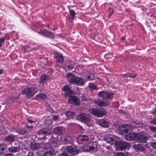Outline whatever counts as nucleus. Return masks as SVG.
Returning a JSON list of instances; mask_svg holds the SVG:
<instances>
[{
    "instance_id": "nucleus-1",
    "label": "nucleus",
    "mask_w": 156,
    "mask_h": 156,
    "mask_svg": "<svg viewBox=\"0 0 156 156\" xmlns=\"http://www.w3.org/2000/svg\"><path fill=\"white\" fill-rule=\"evenodd\" d=\"M113 95L114 94L112 92L104 90L99 91L97 93V95L102 98L103 100L106 101H103L98 98L94 100V103L95 105L101 107L108 106L109 104L108 100L112 99L113 98Z\"/></svg>"
},
{
    "instance_id": "nucleus-2",
    "label": "nucleus",
    "mask_w": 156,
    "mask_h": 156,
    "mask_svg": "<svg viewBox=\"0 0 156 156\" xmlns=\"http://www.w3.org/2000/svg\"><path fill=\"white\" fill-rule=\"evenodd\" d=\"M66 78L70 84H76L78 86H83L85 81L82 78L76 77L73 74L69 73L66 76Z\"/></svg>"
},
{
    "instance_id": "nucleus-3",
    "label": "nucleus",
    "mask_w": 156,
    "mask_h": 156,
    "mask_svg": "<svg viewBox=\"0 0 156 156\" xmlns=\"http://www.w3.org/2000/svg\"><path fill=\"white\" fill-rule=\"evenodd\" d=\"M38 91L36 87H27L22 90V94L25 95L27 98L33 97Z\"/></svg>"
},
{
    "instance_id": "nucleus-4",
    "label": "nucleus",
    "mask_w": 156,
    "mask_h": 156,
    "mask_svg": "<svg viewBox=\"0 0 156 156\" xmlns=\"http://www.w3.org/2000/svg\"><path fill=\"white\" fill-rule=\"evenodd\" d=\"M116 148L118 150L126 149L129 147V144L125 141H117L115 142Z\"/></svg>"
},
{
    "instance_id": "nucleus-5",
    "label": "nucleus",
    "mask_w": 156,
    "mask_h": 156,
    "mask_svg": "<svg viewBox=\"0 0 156 156\" xmlns=\"http://www.w3.org/2000/svg\"><path fill=\"white\" fill-rule=\"evenodd\" d=\"M84 149L87 151L95 152L98 150L97 144L95 142L90 143L85 146Z\"/></svg>"
},
{
    "instance_id": "nucleus-6",
    "label": "nucleus",
    "mask_w": 156,
    "mask_h": 156,
    "mask_svg": "<svg viewBox=\"0 0 156 156\" xmlns=\"http://www.w3.org/2000/svg\"><path fill=\"white\" fill-rule=\"evenodd\" d=\"M77 119L80 121L85 123H89L90 121V116L88 115L82 113L76 117Z\"/></svg>"
},
{
    "instance_id": "nucleus-7",
    "label": "nucleus",
    "mask_w": 156,
    "mask_h": 156,
    "mask_svg": "<svg viewBox=\"0 0 156 156\" xmlns=\"http://www.w3.org/2000/svg\"><path fill=\"white\" fill-rule=\"evenodd\" d=\"M147 140V137L143 133H136V140L137 142L144 143L146 142Z\"/></svg>"
},
{
    "instance_id": "nucleus-8",
    "label": "nucleus",
    "mask_w": 156,
    "mask_h": 156,
    "mask_svg": "<svg viewBox=\"0 0 156 156\" xmlns=\"http://www.w3.org/2000/svg\"><path fill=\"white\" fill-rule=\"evenodd\" d=\"M68 102L74 106H78L80 104V100L75 96H71L69 97Z\"/></svg>"
},
{
    "instance_id": "nucleus-9",
    "label": "nucleus",
    "mask_w": 156,
    "mask_h": 156,
    "mask_svg": "<svg viewBox=\"0 0 156 156\" xmlns=\"http://www.w3.org/2000/svg\"><path fill=\"white\" fill-rule=\"evenodd\" d=\"M92 114L95 116L101 117L106 114V112L104 109H94L92 111Z\"/></svg>"
},
{
    "instance_id": "nucleus-10",
    "label": "nucleus",
    "mask_w": 156,
    "mask_h": 156,
    "mask_svg": "<svg viewBox=\"0 0 156 156\" xmlns=\"http://www.w3.org/2000/svg\"><path fill=\"white\" fill-rule=\"evenodd\" d=\"M38 33L42 35L48 37L50 38H53L55 36V34L52 32L48 31V30L44 29L41 31L38 32Z\"/></svg>"
},
{
    "instance_id": "nucleus-11",
    "label": "nucleus",
    "mask_w": 156,
    "mask_h": 156,
    "mask_svg": "<svg viewBox=\"0 0 156 156\" xmlns=\"http://www.w3.org/2000/svg\"><path fill=\"white\" fill-rule=\"evenodd\" d=\"M66 149L68 152L73 155H75L78 153V150L74 145L67 146Z\"/></svg>"
},
{
    "instance_id": "nucleus-12",
    "label": "nucleus",
    "mask_w": 156,
    "mask_h": 156,
    "mask_svg": "<svg viewBox=\"0 0 156 156\" xmlns=\"http://www.w3.org/2000/svg\"><path fill=\"white\" fill-rule=\"evenodd\" d=\"M71 137L69 136L66 135L62 137L61 139V140L63 144H66L70 143L71 141Z\"/></svg>"
},
{
    "instance_id": "nucleus-13",
    "label": "nucleus",
    "mask_w": 156,
    "mask_h": 156,
    "mask_svg": "<svg viewBox=\"0 0 156 156\" xmlns=\"http://www.w3.org/2000/svg\"><path fill=\"white\" fill-rule=\"evenodd\" d=\"M74 62L72 61H70L69 62V63L67 64L64 68L66 71H70L73 69L74 68Z\"/></svg>"
},
{
    "instance_id": "nucleus-14",
    "label": "nucleus",
    "mask_w": 156,
    "mask_h": 156,
    "mask_svg": "<svg viewBox=\"0 0 156 156\" xmlns=\"http://www.w3.org/2000/svg\"><path fill=\"white\" fill-rule=\"evenodd\" d=\"M63 91L65 92V94L66 96H69L73 92L70 89L68 85L64 86L62 88Z\"/></svg>"
},
{
    "instance_id": "nucleus-15",
    "label": "nucleus",
    "mask_w": 156,
    "mask_h": 156,
    "mask_svg": "<svg viewBox=\"0 0 156 156\" xmlns=\"http://www.w3.org/2000/svg\"><path fill=\"white\" fill-rule=\"evenodd\" d=\"M104 140L108 143L112 144V142L115 140V137L112 135H109L106 136Z\"/></svg>"
},
{
    "instance_id": "nucleus-16",
    "label": "nucleus",
    "mask_w": 156,
    "mask_h": 156,
    "mask_svg": "<svg viewBox=\"0 0 156 156\" xmlns=\"http://www.w3.org/2000/svg\"><path fill=\"white\" fill-rule=\"evenodd\" d=\"M89 138L87 136L85 135H80L76 138V139L79 142H86L88 141Z\"/></svg>"
},
{
    "instance_id": "nucleus-17",
    "label": "nucleus",
    "mask_w": 156,
    "mask_h": 156,
    "mask_svg": "<svg viewBox=\"0 0 156 156\" xmlns=\"http://www.w3.org/2000/svg\"><path fill=\"white\" fill-rule=\"evenodd\" d=\"M50 79V76L45 74H43L40 78V83L44 84Z\"/></svg>"
},
{
    "instance_id": "nucleus-18",
    "label": "nucleus",
    "mask_w": 156,
    "mask_h": 156,
    "mask_svg": "<svg viewBox=\"0 0 156 156\" xmlns=\"http://www.w3.org/2000/svg\"><path fill=\"white\" fill-rule=\"evenodd\" d=\"M20 150V146L14 147L12 146L9 148L8 151L12 153H15L19 152Z\"/></svg>"
},
{
    "instance_id": "nucleus-19",
    "label": "nucleus",
    "mask_w": 156,
    "mask_h": 156,
    "mask_svg": "<svg viewBox=\"0 0 156 156\" xmlns=\"http://www.w3.org/2000/svg\"><path fill=\"white\" fill-rule=\"evenodd\" d=\"M64 128L62 127H57L54 129V132L57 134H60L62 133L64 131Z\"/></svg>"
},
{
    "instance_id": "nucleus-20",
    "label": "nucleus",
    "mask_w": 156,
    "mask_h": 156,
    "mask_svg": "<svg viewBox=\"0 0 156 156\" xmlns=\"http://www.w3.org/2000/svg\"><path fill=\"white\" fill-rule=\"evenodd\" d=\"M55 58L58 61L62 63L64 61V59L62 55L60 53L55 54Z\"/></svg>"
},
{
    "instance_id": "nucleus-21",
    "label": "nucleus",
    "mask_w": 156,
    "mask_h": 156,
    "mask_svg": "<svg viewBox=\"0 0 156 156\" xmlns=\"http://www.w3.org/2000/svg\"><path fill=\"white\" fill-rule=\"evenodd\" d=\"M136 133H129L126 136V139L128 140H135Z\"/></svg>"
},
{
    "instance_id": "nucleus-22",
    "label": "nucleus",
    "mask_w": 156,
    "mask_h": 156,
    "mask_svg": "<svg viewBox=\"0 0 156 156\" xmlns=\"http://www.w3.org/2000/svg\"><path fill=\"white\" fill-rule=\"evenodd\" d=\"M30 147L33 150H37L40 148V144L37 143L33 142L31 143Z\"/></svg>"
},
{
    "instance_id": "nucleus-23",
    "label": "nucleus",
    "mask_w": 156,
    "mask_h": 156,
    "mask_svg": "<svg viewBox=\"0 0 156 156\" xmlns=\"http://www.w3.org/2000/svg\"><path fill=\"white\" fill-rule=\"evenodd\" d=\"M133 147L136 151H142L144 150V147L140 144H135Z\"/></svg>"
},
{
    "instance_id": "nucleus-24",
    "label": "nucleus",
    "mask_w": 156,
    "mask_h": 156,
    "mask_svg": "<svg viewBox=\"0 0 156 156\" xmlns=\"http://www.w3.org/2000/svg\"><path fill=\"white\" fill-rule=\"evenodd\" d=\"M56 152L52 149H50V151H47L43 154L42 156H51L55 155Z\"/></svg>"
},
{
    "instance_id": "nucleus-25",
    "label": "nucleus",
    "mask_w": 156,
    "mask_h": 156,
    "mask_svg": "<svg viewBox=\"0 0 156 156\" xmlns=\"http://www.w3.org/2000/svg\"><path fill=\"white\" fill-rule=\"evenodd\" d=\"M51 133V130L48 129H43L41 130L39 132L40 134H48Z\"/></svg>"
},
{
    "instance_id": "nucleus-26",
    "label": "nucleus",
    "mask_w": 156,
    "mask_h": 156,
    "mask_svg": "<svg viewBox=\"0 0 156 156\" xmlns=\"http://www.w3.org/2000/svg\"><path fill=\"white\" fill-rule=\"evenodd\" d=\"M99 124L101 126L104 127H108L109 125L108 122L104 119L100 120L99 121Z\"/></svg>"
},
{
    "instance_id": "nucleus-27",
    "label": "nucleus",
    "mask_w": 156,
    "mask_h": 156,
    "mask_svg": "<svg viewBox=\"0 0 156 156\" xmlns=\"http://www.w3.org/2000/svg\"><path fill=\"white\" fill-rule=\"evenodd\" d=\"M122 132L124 133H127L129 130L131 129V126L130 125H126L124 127H122Z\"/></svg>"
},
{
    "instance_id": "nucleus-28",
    "label": "nucleus",
    "mask_w": 156,
    "mask_h": 156,
    "mask_svg": "<svg viewBox=\"0 0 156 156\" xmlns=\"http://www.w3.org/2000/svg\"><path fill=\"white\" fill-rule=\"evenodd\" d=\"M15 136L11 135L6 136L5 138V140L6 141L12 142L15 140Z\"/></svg>"
},
{
    "instance_id": "nucleus-29",
    "label": "nucleus",
    "mask_w": 156,
    "mask_h": 156,
    "mask_svg": "<svg viewBox=\"0 0 156 156\" xmlns=\"http://www.w3.org/2000/svg\"><path fill=\"white\" fill-rule=\"evenodd\" d=\"M35 98L38 100H40L41 99L45 100L46 98V96L44 94H40L37 95Z\"/></svg>"
},
{
    "instance_id": "nucleus-30",
    "label": "nucleus",
    "mask_w": 156,
    "mask_h": 156,
    "mask_svg": "<svg viewBox=\"0 0 156 156\" xmlns=\"http://www.w3.org/2000/svg\"><path fill=\"white\" fill-rule=\"evenodd\" d=\"M7 148V145L5 143L0 144V154H2L4 153V151Z\"/></svg>"
},
{
    "instance_id": "nucleus-31",
    "label": "nucleus",
    "mask_w": 156,
    "mask_h": 156,
    "mask_svg": "<svg viewBox=\"0 0 156 156\" xmlns=\"http://www.w3.org/2000/svg\"><path fill=\"white\" fill-rule=\"evenodd\" d=\"M136 74L135 73L131 74L129 73H127L126 74H123V76L124 77H129L132 78L133 79H134L135 77H136Z\"/></svg>"
},
{
    "instance_id": "nucleus-32",
    "label": "nucleus",
    "mask_w": 156,
    "mask_h": 156,
    "mask_svg": "<svg viewBox=\"0 0 156 156\" xmlns=\"http://www.w3.org/2000/svg\"><path fill=\"white\" fill-rule=\"evenodd\" d=\"M66 115L68 117H70L75 116L76 115V114L74 112L70 111H68L66 112Z\"/></svg>"
},
{
    "instance_id": "nucleus-33",
    "label": "nucleus",
    "mask_w": 156,
    "mask_h": 156,
    "mask_svg": "<svg viewBox=\"0 0 156 156\" xmlns=\"http://www.w3.org/2000/svg\"><path fill=\"white\" fill-rule=\"evenodd\" d=\"M69 12L70 14L72 16V18L73 19L75 16L76 12L75 11L72 9H70L69 10Z\"/></svg>"
},
{
    "instance_id": "nucleus-34",
    "label": "nucleus",
    "mask_w": 156,
    "mask_h": 156,
    "mask_svg": "<svg viewBox=\"0 0 156 156\" xmlns=\"http://www.w3.org/2000/svg\"><path fill=\"white\" fill-rule=\"evenodd\" d=\"M27 131L24 129H22L20 130L19 133L22 135H24L27 133Z\"/></svg>"
},
{
    "instance_id": "nucleus-35",
    "label": "nucleus",
    "mask_w": 156,
    "mask_h": 156,
    "mask_svg": "<svg viewBox=\"0 0 156 156\" xmlns=\"http://www.w3.org/2000/svg\"><path fill=\"white\" fill-rule=\"evenodd\" d=\"M51 147V146L50 144V143H48L44 144V148L45 149H49Z\"/></svg>"
},
{
    "instance_id": "nucleus-36",
    "label": "nucleus",
    "mask_w": 156,
    "mask_h": 156,
    "mask_svg": "<svg viewBox=\"0 0 156 156\" xmlns=\"http://www.w3.org/2000/svg\"><path fill=\"white\" fill-rule=\"evenodd\" d=\"M69 153L67 151H63L60 154V156H68Z\"/></svg>"
},
{
    "instance_id": "nucleus-37",
    "label": "nucleus",
    "mask_w": 156,
    "mask_h": 156,
    "mask_svg": "<svg viewBox=\"0 0 156 156\" xmlns=\"http://www.w3.org/2000/svg\"><path fill=\"white\" fill-rule=\"evenodd\" d=\"M5 40V38L4 37L0 38V48L2 46V44L4 42Z\"/></svg>"
},
{
    "instance_id": "nucleus-38",
    "label": "nucleus",
    "mask_w": 156,
    "mask_h": 156,
    "mask_svg": "<svg viewBox=\"0 0 156 156\" xmlns=\"http://www.w3.org/2000/svg\"><path fill=\"white\" fill-rule=\"evenodd\" d=\"M109 16L110 17L112 16L114 12V10L112 8H110L109 9Z\"/></svg>"
},
{
    "instance_id": "nucleus-39",
    "label": "nucleus",
    "mask_w": 156,
    "mask_h": 156,
    "mask_svg": "<svg viewBox=\"0 0 156 156\" xmlns=\"http://www.w3.org/2000/svg\"><path fill=\"white\" fill-rule=\"evenodd\" d=\"M94 79V78L93 77L92 75H90L87 76V80H92Z\"/></svg>"
},
{
    "instance_id": "nucleus-40",
    "label": "nucleus",
    "mask_w": 156,
    "mask_h": 156,
    "mask_svg": "<svg viewBox=\"0 0 156 156\" xmlns=\"http://www.w3.org/2000/svg\"><path fill=\"white\" fill-rule=\"evenodd\" d=\"M53 120L56 121H58L59 120V118L58 115H55L53 116Z\"/></svg>"
},
{
    "instance_id": "nucleus-41",
    "label": "nucleus",
    "mask_w": 156,
    "mask_h": 156,
    "mask_svg": "<svg viewBox=\"0 0 156 156\" xmlns=\"http://www.w3.org/2000/svg\"><path fill=\"white\" fill-rule=\"evenodd\" d=\"M150 122L154 125H156V118L151 120Z\"/></svg>"
},
{
    "instance_id": "nucleus-42",
    "label": "nucleus",
    "mask_w": 156,
    "mask_h": 156,
    "mask_svg": "<svg viewBox=\"0 0 156 156\" xmlns=\"http://www.w3.org/2000/svg\"><path fill=\"white\" fill-rule=\"evenodd\" d=\"M89 87L92 90H94L97 88V87L96 86L92 84L89 85Z\"/></svg>"
},
{
    "instance_id": "nucleus-43",
    "label": "nucleus",
    "mask_w": 156,
    "mask_h": 156,
    "mask_svg": "<svg viewBox=\"0 0 156 156\" xmlns=\"http://www.w3.org/2000/svg\"><path fill=\"white\" fill-rule=\"evenodd\" d=\"M122 156H128V153L125 151H123V152H122Z\"/></svg>"
},
{
    "instance_id": "nucleus-44",
    "label": "nucleus",
    "mask_w": 156,
    "mask_h": 156,
    "mask_svg": "<svg viewBox=\"0 0 156 156\" xmlns=\"http://www.w3.org/2000/svg\"><path fill=\"white\" fill-rule=\"evenodd\" d=\"M138 123H136V122H133L132 123V126L133 127H138V126H137V125L139 124Z\"/></svg>"
},
{
    "instance_id": "nucleus-45",
    "label": "nucleus",
    "mask_w": 156,
    "mask_h": 156,
    "mask_svg": "<svg viewBox=\"0 0 156 156\" xmlns=\"http://www.w3.org/2000/svg\"><path fill=\"white\" fill-rule=\"evenodd\" d=\"M150 128L152 131L156 132V127H150Z\"/></svg>"
},
{
    "instance_id": "nucleus-46",
    "label": "nucleus",
    "mask_w": 156,
    "mask_h": 156,
    "mask_svg": "<svg viewBox=\"0 0 156 156\" xmlns=\"http://www.w3.org/2000/svg\"><path fill=\"white\" fill-rule=\"evenodd\" d=\"M112 56V55L111 54H105V56L106 57V58H111Z\"/></svg>"
},
{
    "instance_id": "nucleus-47",
    "label": "nucleus",
    "mask_w": 156,
    "mask_h": 156,
    "mask_svg": "<svg viewBox=\"0 0 156 156\" xmlns=\"http://www.w3.org/2000/svg\"><path fill=\"white\" fill-rule=\"evenodd\" d=\"M115 155L116 156H122V152H117L116 153Z\"/></svg>"
},
{
    "instance_id": "nucleus-48",
    "label": "nucleus",
    "mask_w": 156,
    "mask_h": 156,
    "mask_svg": "<svg viewBox=\"0 0 156 156\" xmlns=\"http://www.w3.org/2000/svg\"><path fill=\"white\" fill-rule=\"evenodd\" d=\"M81 98L82 100L83 101H85L87 100V98L84 96H83L81 97Z\"/></svg>"
},
{
    "instance_id": "nucleus-49",
    "label": "nucleus",
    "mask_w": 156,
    "mask_h": 156,
    "mask_svg": "<svg viewBox=\"0 0 156 156\" xmlns=\"http://www.w3.org/2000/svg\"><path fill=\"white\" fill-rule=\"evenodd\" d=\"M152 146L153 148H156V141L152 144Z\"/></svg>"
},
{
    "instance_id": "nucleus-50",
    "label": "nucleus",
    "mask_w": 156,
    "mask_h": 156,
    "mask_svg": "<svg viewBox=\"0 0 156 156\" xmlns=\"http://www.w3.org/2000/svg\"><path fill=\"white\" fill-rule=\"evenodd\" d=\"M26 126L28 128H30V129H32L33 127V126L32 125H31V126H28V125H27V123H26Z\"/></svg>"
},
{
    "instance_id": "nucleus-51",
    "label": "nucleus",
    "mask_w": 156,
    "mask_h": 156,
    "mask_svg": "<svg viewBox=\"0 0 156 156\" xmlns=\"http://www.w3.org/2000/svg\"><path fill=\"white\" fill-rule=\"evenodd\" d=\"M4 156H13V154L12 153H7Z\"/></svg>"
},
{
    "instance_id": "nucleus-52",
    "label": "nucleus",
    "mask_w": 156,
    "mask_h": 156,
    "mask_svg": "<svg viewBox=\"0 0 156 156\" xmlns=\"http://www.w3.org/2000/svg\"><path fill=\"white\" fill-rule=\"evenodd\" d=\"M27 156H34V154L33 152H29L28 155Z\"/></svg>"
},
{
    "instance_id": "nucleus-53",
    "label": "nucleus",
    "mask_w": 156,
    "mask_h": 156,
    "mask_svg": "<svg viewBox=\"0 0 156 156\" xmlns=\"http://www.w3.org/2000/svg\"><path fill=\"white\" fill-rule=\"evenodd\" d=\"M27 120L30 123H32L34 122V121L29 119H27Z\"/></svg>"
},
{
    "instance_id": "nucleus-54",
    "label": "nucleus",
    "mask_w": 156,
    "mask_h": 156,
    "mask_svg": "<svg viewBox=\"0 0 156 156\" xmlns=\"http://www.w3.org/2000/svg\"><path fill=\"white\" fill-rule=\"evenodd\" d=\"M4 73V70L3 69H0V74H3Z\"/></svg>"
},
{
    "instance_id": "nucleus-55",
    "label": "nucleus",
    "mask_w": 156,
    "mask_h": 156,
    "mask_svg": "<svg viewBox=\"0 0 156 156\" xmlns=\"http://www.w3.org/2000/svg\"><path fill=\"white\" fill-rule=\"evenodd\" d=\"M125 39V37H122V38H121V39L122 40H124Z\"/></svg>"
},
{
    "instance_id": "nucleus-56",
    "label": "nucleus",
    "mask_w": 156,
    "mask_h": 156,
    "mask_svg": "<svg viewBox=\"0 0 156 156\" xmlns=\"http://www.w3.org/2000/svg\"><path fill=\"white\" fill-rule=\"evenodd\" d=\"M55 66H56V64L55 65Z\"/></svg>"
},
{
    "instance_id": "nucleus-57",
    "label": "nucleus",
    "mask_w": 156,
    "mask_h": 156,
    "mask_svg": "<svg viewBox=\"0 0 156 156\" xmlns=\"http://www.w3.org/2000/svg\"><path fill=\"white\" fill-rule=\"evenodd\" d=\"M155 86H156V83L155 84Z\"/></svg>"
}]
</instances>
